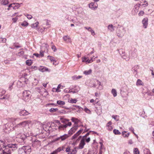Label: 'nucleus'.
<instances>
[{
  "label": "nucleus",
  "mask_w": 154,
  "mask_h": 154,
  "mask_svg": "<svg viewBox=\"0 0 154 154\" xmlns=\"http://www.w3.org/2000/svg\"><path fill=\"white\" fill-rule=\"evenodd\" d=\"M8 145L6 146L3 141L0 140V150L3 149V154H10V147Z\"/></svg>",
  "instance_id": "f257e3e1"
},
{
  "label": "nucleus",
  "mask_w": 154,
  "mask_h": 154,
  "mask_svg": "<svg viewBox=\"0 0 154 154\" xmlns=\"http://www.w3.org/2000/svg\"><path fill=\"white\" fill-rule=\"evenodd\" d=\"M23 99L26 101L30 98L31 96V92L29 91H25L23 94Z\"/></svg>",
  "instance_id": "f03ea898"
},
{
  "label": "nucleus",
  "mask_w": 154,
  "mask_h": 154,
  "mask_svg": "<svg viewBox=\"0 0 154 154\" xmlns=\"http://www.w3.org/2000/svg\"><path fill=\"white\" fill-rule=\"evenodd\" d=\"M20 151H23V154H26L27 153H29L31 152V147L29 146H24L20 148Z\"/></svg>",
  "instance_id": "7ed1b4c3"
},
{
  "label": "nucleus",
  "mask_w": 154,
  "mask_h": 154,
  "mask_svg": "<svg viewBox=\"0 0 154 154\" xmlns=\"http://www.w3.org/2000/svg\"><path fill=\"white\" fill-rule=\"evenodd\" d=\"M125 33V31L123 29L118 30L117 32V35L119 37L122 38L124 35Z\"/></svg>",
  "instance_id": "20e7f679"
},
{
  "label": "nucleus",
  "mask_w": 154,
  "mask_h": 154,
  "mask_svg": "<svg viewBox=\"0 0 154 154\" xmlns=\"http://www.w3.org/2000/svg\"><path fill=\"white\" fill-rule=\"evenodd\" d=\"M148 18L146 17L143 19L142 21V23L143 24V27L145 29L147 28L148 25Z\"/></svg>",
  "instance_id": "39448f33"
},
{
  "label": "nucleus",
  "mask_w": 154,
  "mask_h": 154,
  "mask_svg": "<svg viewBox=\"0 0 154 154\" xmlns=\"http://www.w3.org/2000/svg\"><path fill=\"white\" fill-rule=\"evenodd\" d=\"M78 126H75L71 128L69 131L68 134L70 136L74 133L77 129Z\"/></svg>",
  "instance_id": "423d86ee"
},
{
  "label": "nucleus",
  "mask_w": 154,
  "mask_h": 154,
  "mask_svg": "<svg viewBox=\"0 0 154 154\" xmlns=\"http://www.w3.org/2000/svg\"><path fill=\"white\" fill-rule=\"evenodd\" d=\"M98 5L95 2H91L89 4V7L90 8L94 10L97 8Z\"/></svg>",
  "instance_id": "0eeeda50"
},
{
  "label": "nucleus",
  "mask_w": 154,
  "mask_h": 154,
  "mask_svg": "<svg viewBox=\"0 0 154 154\" xmlns=\"http://www.w3.org/2000/svg\"><path fill=\"white\" fill-rule=\"evenodd\" d=\"M40 142L38 140H35L32 142V146L34 148H37L40 146Z\"/></svg>",
  "instance_id": "6e6552de"
},
{
  "label": "nucleus",
  "mask_w": 154,
  "mask_h": 154,
  "mask_svg": "<svg viewBox=\"0 0 154 154\" xmlns=\"http://www.w3.org/2000/svg\"><path fill=\"white\" fill-rule=\"evenodd\" d=\"M20 7V4L17 3H13L10 4V8H12L13 9H16Z\"/></svg>",
  "instance_id": "1a4fd4ad"
},
{
  "label": "nucleus",
  "mask_w": 154,
  "mask_h": 154,
  "mask_svg": "<svg viewBox=\"0 0 154 154\" xmlns=\"http://www.w3.org/2000/svg\"><path fill=\"white\" fill-rule=\"evenodd\" d=\"M85 138H83L81 140L79 146V149H82L84 147V146L85 145Z\"/></svg>",
  "instance_id": "9d476101"
},
{
  "label": "nucleus",
  "mask_w": 154,
  "mask_h": 154,
  "mask_svg": "<svg viewBox=\"0 0 154 154\" xmlns=\"http://www.w3.org/2000/svg\"><path fill=\"white\" fill-rule=\"evenodd\" d=\"M31 122L29 121H26L21 123H20L19 125H21L23 127H25L27 125L29 126V125L30 124Z\"/></svg>",
  "instance_id": "9b49d317"
},
{
  "label": "nucleus",
  "mask_w": 154,
  "mask_h": 154,
  "mask_svg": "<svg viewBox=\"0 0 154 154\" xmlns=\"http://www.w3.org/2000/svg\"><path fill=\"white\" fill-rule=\"evenodd\" d=\"M17 148V145L16 144H10V152L11 151H14L16 150ZM10 154H11V152Z\"/></svg>",
  "instance_id": "f8f14e48"
},
{
  "label": "nucleus",
  "mask_w": 154,
  "mask_h": 154,
  "mask_svg": "<svg viewBox=\"0 0 154 154\" xmlns=\"http://www.w3.org/2000/svg\"><path fill=\"white\" fill-rule=\"evenodd\" d=\"M38 69L39 71L42 72H44L46 71H50L47 68L44 66L43 67L42 66H40Z\"/></svg>",
  "instance_id": "ddd939ff"
},
{
  "label": "nucleus",
  "mask_w": 154,
  "mask_h": 154,
  "mask_svg": "<svg viewBox=\"0 0 154 154\" xmlns=\"http://www.w3.org/2000/svg\"><path fill=\"white\" fill-rule=\"evenodd\" d=\"M83 129H80L76 134H75L72 137V139H75L83 131Z\"/></svg>",
  "instance_id": "4468645a"
},
{
  "label": "nucleus",
  "mask_w": 154,
  "mask_h": 154,
  "mask_svg": "<svg viewBox=\"0 0 154 154\" xmlns=\"http://www.w3.org/2000/svg\"><path fill=\"white\" fill-rule=\"evenodd\" d=\"M88 57H84L82 59V61L84 62H88V63H90L92 62L93 60L94 59L93 57H92L90 60H89L88 59Z\"/></svg>",
  "instance_id": "2eb2a0df"
},
{
  "label": "nucleus",
  "mask_w": 154,
  "mask_h": 154,
  "mask_svg": "<svg viewBox=\"0 0 154 154\" xmlns=\"http://www.w3.org/2000/svg\"><path fill=\"white\" fill-rule=\"evenodd\" d=\"M29 113L25 110H23L19 112V115L20 116H24L28 115Z\"/></svg>",
  "instance_id": "dca6fc26"
},
{
  "label": "nucleus",
  "mask_w": 154,
  "mask_h": 154,
  "mask_svg": "<svg viewBox=\"0 0 154 154\" xmlns=\"http://www.w3.org/2000/svg\"><path fill=\"white\" fill-rule=\"evenodd\" d=\"M70 136L68 134H64V135L60 136L61 141H64L67 139Z\"/></svg>",
  "instance_id": "f3484780"
},
{
  "label": "nucleus",
  "mask_w": 154,
  "mask_h": 154,
  "mask_svg": "<svg viewBox=\"0 0 154 154\" xmlns=\"http://www.w3.org/2000/svg\"><path fill=\"white\" fill-rule=\"evenodd\" d=\"M140 5V4H137L134 6V10L135 13H137L138 12Z\"/></svg>",
  "instance_id": "a211bd4d"
},
{
  "label": "nucleus",
  "mask_w": 154,
  "mask_h": 154,
  "mask_svg": "<svg viewBox=\"0 0 154 154\" xmlns=\"http://www.w3.org/2000/svg\"><path fill=\"white\" fill-rule=\"evenodd\" d=\"M64 146L62 147H59L57 149L55 150L53 152H54L55 154H57V153L60 152L62 150H63Z\"/></svg>",
  "instance_id": "6ab92c4d"
},
{
  "label": "nucleus",
  "mask_w": 154,
  "mask_h": 154,
  "mask_svg": "<svg viewBox=\"0 0 154 154\" xmlns=\"http://www.w3.org/2000/svg\"><path fill=\"white\" fill-rule=\"evenodd\" d=\"M66 128V125H60L58 127V130L59 131L64 130Z\"/></svg>",
  "instance_id": "aec40b11"
},
{
  "label": "nucleus",
  "mask_w": 154,
  "mask_h": 154,
  "mask_svg": "<svg viewBox=\"0 0 154 154\" xmlns=\"http://www.w3.org/2000/svg\"><path fill=\"white\" fill-rule=\"evenodd\" d=\"M63 39L65 42H70V38L69 36L68 35H65L63 37Z\"/></svg>",
  "instance_id": "412c9836"
},
{
  "label": "nucleus",
  "mask_w": 154,
  "mask_h": 154,
  "mask_svg": "<svg viewBox=\"0 0 154 154\" xmlns=\"http://www.w3.org/2000/svg\"><path fill=\"white\" fill-rule=\"evenodd\" d=\"M115 26H114L112 25H109L108 26V29L111 32H113L114 30Z\"/></svg>",
  "instance_id": "4be33fe9"
},
{
  "label": "nucleus",
  "mask_w": 154,
  "mask_h": 154,
  "mask_svg": "<svg viewBox=\"0 0 154 154\" xmlns=\"http://www.w3.org/2000/svg\"><path fill=\"white\" fill-rule=\"evenodd\" d=\"M92 72V70L91 69H90L88 70H86L83 72V73L86 75H89Z\"/></svg>",
  "instance_id": "5701e85b"
},
{
  "label": "nucleus",
  "mask_w": 154,
  "mask_h": 154,
  "mask_svg": "<svg viewBox=\"0 0 154 154\" xmlns=\"http://www.w3.org/2000/svg\"><path fill=\"white\" fill-rule=\"evenodd\" d=\"M68 101L69 102L71 103H76L77 101V100L75 99H69L68 100Z\"/></svg>",
  "instance_id": "b1692460"
},
{
  "label": "nucleus",
  "mask_w": 154,
  "mask_h": 154,
  "mask_svg": "<svg viewBox=\"0 0 154 154\" xmlns=\"http://www.w3.org/2000/svg\"><path fill=\"white\" fill-rule=\"evenodd\" d=\"M38 24H39L38 22H36L35 23L32 24L31 25V26L32 28H34V29H35L37 27V26L38 25Z\"/></svg>",
  "instance_id": "393cba45"
},
{
  "label": "nucleus",
  "mask_w": 154,
  "mask_h": 154,
  "mask_svg": "<svg viewBox=\"0 0 154 154\" xmlns=\"http://www.w3.org/2000/svg\"><path fill=\"white\" fill-rule=\"evenodd\" d=\"M111 93L114 97H116L117 95V91L115 89H112Z\"/></svg>",
  "instance_id": "a878e982"
},
{
  "label": "nucleus",
  "mask_w": 154,
  "mask_h": 154,
  "mask_svg": "<svg viewBox=\"0 0 154 154\" xmlns=\"http://www.w3.org/2000/svg\"><path fill=\"white\" fill-rule=\"evenodd\" d=\"M136 85H143V83L141 80L140 79H138Z\"/></svg>",
  "instance_id": "bb28decb"
},
{
  "label": "nucleus",
  "mask_w": 154,
  "mask_h": 154,
  "mask_svg": "<svg viewBox=\"0 0 154 154\" xmlns=\"http://www.w3.org/2000/svg\"><path fill=\"white\" fill-rule=\"evenodd\" d=\"M49 111L51 112H59L58 109L57 108H51L49 110Z\"/></svg>",
  "instance_id": "cd10ccee"
},
{
  "label": "nucleus",
  "mask_w": 154,
  "mask_h": 154,
  "mask_svg": "<svg viewBox=\"0 0 154 154\" xmlns=\"http://www.w3.org/2000/svg\"><path fill=\"white\" fill-rule=\"evenodd\" d=\"M134 154H139L140 151L137 148H134L133 150Z\"/></svg>",
  "instance_id": "c85d7f7f"
},
{
  "label": "nucleus",
  "mask_w": 154,
  "mask_h": 154,
  "mask_svg": "<svg viewBox=\"0 0 154 154\" xmlns=\"http://www.w3.org/2000/svg\"><path fill=\"white\" fill-rule=\"evenodd\" d=\"M57 103L60 105H63L65 104V102L63 101L58 100L57 101Z\"/></svg>",
  "instance_id": "c756f323"
},
{
  "label": "nucleus",
  "mask_w": 154,
  "mask_h": 154,
  "mask_svg": "<svg viewBox=\"0 0 154 154\" xmlns=\"http://www.w3.org/2000/svg\"><path fill=\"white\" fill-rule=\"evenodd\" d=\"M126 132L125 131H124L122 132V135L124 137H128L129 135V133H127L126 134Z\"/></svg>",
  "instance_id": "7c9ffc66"
},
{
  "label": "nucleus",
  "mask_w": 154,
  "mask_h": 154,
  "mask_svg": "<svg viewBox=\"0 0 154 154\" xmlns=\"http://www.w3.org/2000/svg\"><path fill=\"white\" fill-rule=\"evenodd\" d=\"M77 150L75 148L71 149L70 153H68L67 154H75L77 152Z\"/></svg>",
  "instance_id": "2f4dec72"
},
{
  "label": "nucleus",
  "mask_w": 154,
  "mask_h": 154,
  "mask_svg": "<svg viewBox=\"0 0 154 154\" xmlns=\"http://www.w3.org/2000/svg\"><path fill=\"white\" fill-rule=\"evenodd\" d=\"M26 64L28 66H31L32 64V61L31 60H27L26 61Z\"/></svg>",
  "instance_id": "473e14b6"
},
{
  "label": "nucleus",
  "mask_w": 154,
  "mask_h": 154,
  "mask_svg": "<svg viewBox=\"0 0 154 154\" xmlns=\"http://www.w3.org/2000/svg\"><path fill=\"white\" fill-rule=\"evenodd\" d=\"M24 51L22 50H20V51L17 54V55L19 56H22L24 54Z\"/></svg>",
  "instance_id": "72a5a7b5"
},
{
  "label": "nucleus",
  "mask_w": 154,
  "mask_h": 154,
  "mask_svg": "<svg viewBox=\"0 0 154 154\" xmlns=\"http://www.w3.org/2000/svg\"><path fill=\"white\" fill-rule=\"evenodd\" d=\"M48 58L52 62H54V61H55V62H56L57 60H55L54 59V58L53 57L50 56H48Z\"/></svg>",
  "instance_id": "f704fd0d"
},
{
  "label": "nucleus",
  "mask_w": 154,
  "mask_h": 154,
  "mask_svg": "<svg viewBox=\"0 0 154 154\" xmlns=\"http://www.w3.org/2000/svg\"><path fill=\"white\" fill-rule=\"evenodd\" d=\"M44 92L42 94V95L44 97H46L48 95V93L45 88H44Z\"/></svg>",
  "instance_id": "c9c22d12"
},
{
  "label": "nucleus",
  "mask_w": 154,
  "mask_h": 154,
  "mask_svg": "<svg viewBox=\"0 0 154 154\" xmlns=\"http://www.w3.org/2000/svg\"><path fill=\"white\" fill-rule=\"evenodd\" d=\"M71 147L69 146H68L66 148L65 151L66 152H68V153H70L71 149H70Z\"/></svg>",
  "instance_id": "e433bc0d"
},
{
  "label": "nucleus",
  "mask_w": 154,
  "mask_h": 154,
  "mask_svg": "<svg viewBox=\"0 0 154 154\" xmlns=\"http://www.w3.org/2000/svg\"><path fill=\"white\" fill-rule=\"evenodd\" d=\"M113 132L115 134H121V133L118 130L114 129V130Z\"/></svg>",
  "instance_id": "4c0bfd02"
},
{
  "label": "nucleus",
  "mask_w": 154,
  "mask_h": 154,
  "mask_svg": "<svg viewBox=\"0 0 154 154\" xmlns=\"http://www.w3.org/2000/svg\"><path fill=\"white\" fill-rule=\"evenodd\" d=\"M71 120L72 122H74L75 123H76L78 122V119L74 117H72Z\"/></svg>",
  "instance_id": "58836bf2"
},
{
  "label": "nucleus",
  "mask_w": 154,
  "mask_h": 154,
  "mask_svg": "<svg viewBox=\"0 0 154 154\" xmlns=\"http://www.w3.org/2000/svg\"><path fill=\"white\" fill-rule=\"evenodd\" d=\"M8 2L7 0H2V3L4 5L8 4Z\"/></svg>",
  "instance_id": "ea45409f"
},
{
  "label": "nucleus",
  "mask_w": 154,
  "mask_h": 154,
  "mask_svg": "<svg viewBox=\"0 0 154 154\" xmlns=\"http://www.w3.org/2000/svg\"><path fill=\"white\" fill-rule=\"evenodd\" d=\"M28 24L29 23L26 21H23L21 24L22 26H26L28 25Z\"/></svg>",
  "instance_id": "a19ab883"
},
{
  "label": "nucleus",
  "mask_w": 154,
  "mask_h": 154,
  "mask_svg": "<svg viewBox=\"0 0 154 154\" xmlns=\"http://www.w3.org/2000/svg\"><path fill=\"white\" fill-rule=\"evenodd\" d=\"M84 110L87 113L89 114H91V111L87 108H85Z\"/></svg>",
  "instance_id": "79ce46f5"
},
{
  "label": "nucleus",
  "mask_w": 154,
  "mask_h": 154,
  "mask_svg": "<svg viewBox=\"0 0 154 154\" xmlns=\"http://www.w3.org/2000/svg\"><path fill=\"white\" fill-rule=\"evenodd\" d=\"M24 15L26 16L28 19H31L32 18V16L31 15L25 14Z\"/></svg>",
  "instance_id": "37998d69"
},
{
  "label": "nucleus",
  "mask_w": 154,
  "mask_h": 154,
  "mask_svg": "<svg viewBox=\"0 0 154 154\" xmlns=\"http://www.w3.org/2000/svg\"><path fill=\"white\" fill-rule=\"evenodd\" d=\"M150 151L147 149H144V153L145 154H150Z\"/></svg>",
  "instance_id": "c03bdc74"
},
{
  "label": "nucleus",
  "mask_w": 154,
  "mask_h": 154,
  "mask_svg": "<svg viewBox=\"0 0 154 154\" xmlns=\"http://www.w3.org/2000/svg\"><path fill=\"white\" fill-rule=\"evenodd\" d=\"M97 84L99 85V88H98L100 90H101L103 88L102 86H101V87H100V86L101 85L100 82L98 81V80H97Z\"/></svg>",
  "instance_id": "a18cd8bd"
},
{
  "label": "nucleus",
  "mask_w": 154,
  "mask_h": 154,
  "mask_svg": "<svg viewBox=\"0 0 154 154\" xmlns=\"http://www.w3.org/2000/svg\"><path fill=\"white\" fill-rule=\"evenodd\" d=\"M112 118L114 119L116 121L119 120V119H117L118 116L117 115H113L112 116Z\"/></svg>",
  "instance_id": "49530a36"
},
{
  "label": "nucleus",
  "mask_w": 154,
  "mask_h": 154,
  "mask_svg": "<svg viewBox=\"0 0 154 154\" xmlns=\"http://www.w3.org/2000/svg\"><path fill=\"white\" fill-rule=\"evenodd\" d=\"M144 14V12L143 11H141L139 12V13L138 14V15L139 16H142Z\"/></svg>",
  "instance_id": "de8ad7c7"
},
{
  "label": "nucleus",
  "mask_w": 154,
  "mask_h": 154,
  "mask_svg": "<svg viewBox=\"0 0 154 154\" xmlns=\"http://www.w3.org/2000/svg\"><path fill=\"white\" fill-rule=\"evenodd\" d=\"M78 110H77V112H78L80 113L81 110V109H83L80 106H77Z\"/></svg>",
  "instance_id": "09e8293b"
},
{
  "label": "nucleus",
  "mask_w": 154,
  "mask_h": 154,
  "mask_svg": "<svg viewBox=\"0 0 154 154\" xmlns=\"http://www.w3.org/2000/svg\"><path fill=\"white\" fill-rule=\"evenodd\" d=\"M107 128V129L108 130L111 131L113 128L111 126H106Z\"/></svg>",
  "instance_id": "8fccbe9b"
},
{
  "label": "nucleus",
  "mask_w": 154,
  "mask_h": 154,
  "mask_svg": "<svg viewBox=\"0 0 154 154\" xmlns=\"http://www.w3.org/2000/svg\"><path fill=\"white\" fill-rule=\"evenodd\" d=\"M144 2V3L142 4V5L144 7L147 6L148 5V2L146 1H145Z\"/></svg>",
  "instance_id": "3c124183"
},
{
  "label": "nucleus",
  "mask_w": 154,
  "mask_h": 154,
  "mask_svg": "<svg viewBox=\"0 0 154 154\" xmlns=\"http://www.w3.org/2000/svg\"><path fill=\"white\" fill-rule=\"evenodd\" d=\"M40 53L39 54V57H43V56H44V54L43 52L42 51H40Z\"/></svg>",
  "instance_id": "603ef678"
},
{
  "label": "nucleus",
  "mask_w": 154,
  "mask_h": 154,
  "mask_svg": "<svg viewBox=\"0 0 154 154\" xmlns=\"http://www.w3.org/2000/svg\"><path fill=\"white\" fill-rule=\"evenodd\" d=\"M17 19H18L17 17H16L15 18H13L12 19V20L13 21V22L15 23V22H16V21L17 20Z\"/></svg>",
  "instance_id": "864d4df0"
},
{
  "label": "nucleus",
  "mask_w": 154,
  "mask_h": 154,
  "mask_svg": "<svg viewBox=\"0 0 154 154\" xmlns=\"http://www.w3.org/2000/svg\"><path fill=\"white\" fill-rule=\"evenodd\" d=\"M84 28L85 29L88 30L89 32H90V31H91V30L92 29L91 28V27H85Z\"/></svg>",
  "instance_id": "5fc2aeb1"
},
{
  "label": "nucleus",
  "mask_w": 154,
  "mask_h": 154,
  "mask_svg": "<svg viewBox=\"0 0 154 154\" xmlns=\"http://www.w3.org/2000/svg\"><path fill=\"white\" fill-rule=\"evenodd\" d=\"M45 29V27H44L43 29L41 28L40 29H38L37 30L40 32H42L44 31V30Z\"/></svg>",
  "instance_id": "6e6d98bb"
},
{
  "label": "nucleus",
  "mask_w": 154,
  "mask_h": 154,
  "mask_svg": "<svg viewBox=\"0 0 154 154\" xmlns=\"http://www.w3.org/2000/svg\"><path fill=\"white\" fill-rule=\"evenodd\" d=\"M90 32H91V34L92 35L94 36L95 35V32L92 29L90 31Z\"/></svg>",
  "instance_id": "4d7b16f0"
},
{
  "label": "nucleus",
  "mask_w": 154,
  "mask_h": 154,
  "mask_svg": "<svg viewBox=\"0 0 154 154\" xmlns=\"http://www.w3.org/2000/svg\"><path fill=\"white\" fill-rule=\"evenodd\" d=\"M128 143L130 144H132L133 143V141L132 140H129L128 141Z\"/></svg>",
  "instance_id": "13d9d810"
},
{
  "label": "nucleus",
  "mask_w": 154,
  "mask_h": 154,
  "mask_svg": "<svg viewBox=\"0 0 154 154\" xmlns=\"http://www.w3.org/2000/svg\"><path fill=\"white\" fill-rule=\"evenodd\" d=\"M129 129L131 131L133 132V133L135 134V133L134 132V129L132 127L129 128Z\"/></svg>",
  "instance_id": "bf43d9fd"
},
{
  "label": "nucleus",
  "mask_w": 154,
  "mask_h": 154,
  "mask_svg": "<svg viewBox=\"0 0 154 154\" xmlns=\"http://www.w3.org/2000/svg\"><path fill=\"white\" fill-rule=\"evenodd\" d=\"M32 68L33 69H34L35 70H37L38 69V67L36 66H32Z\"/></svg>",
  "instance_id": "052dcab7"
},
{
  "label": "nucleus",
  "mask_w": 154,
  "mask_h": 154,
  "mask_svg": "<svg viewBox=\"0 0 154 154\" xmlns=\"http://www.w3.org/2000/svg\"><path fill=\"white\" fill-rule=\"evenodd\" d=\"M112 124V122L111 121L109 122L107 124L106 126L111 125Z\"/></svg>",
  "instance_id": "680f3d73"
},
{
  "label": "nucleus",
  "mask_w": 154,
  "mask_h": 154,
  "mask_svg": "<svg viewBox=\"0 0 154 154\" xmlns=\"http://www.w3.org/2000/svg\"><path fill=\"white\" fill-rule=\"evenodd\" d=\"M87 142L88 143L90 141V138L88 137L86 139H85Z\"/></svg>",
  "instance_id": "e2e57ef3"
},
{
  "label": "nucleus",
  "mask_w": 154,
  "mask_h": 154,
  "mask_svg": "<svg viewBox=\"0 0 154 154\" xmlns=\"http://www.w3.org/2000/svg\"><path fill=\"white\" fill-rule=\"evenodd\" d=\"M51 48L53 50H54V51H55L56 50V47L54 46H52Z\"/></svg>",
  "instance_id": "0e129e2a"
},
{
  "label": "nucleus",
  "mask_w": 154,
  "mask_h": 154,
  "mask_svg": "<svg viewBox=\"0 0 154 154\" xmlns=\"http://www.w3.org/2000/svg\"><path fill=\"white\" fill-rule=\"evenodd\" d=\"M124 154H131L130 152L128 151H126L124 152Z\"/></svg>",
  "instance_id": "69168bd1"
},
{
  "label": "nucleus",
  "mask_w": 154,
  "mask_h": 154,
  "mask_svg": "<svg viewBox=\"0 0 154 154\" xmlns=\"http://www.w3.org/2000/svg\"><path fill=\"white\" fill-rule=\"evenodd\" d=\"M72 123L71 122H69L67 124L65 125H66V127L68 126H70L71 125Z\"/></svg>",
  "instance_id": "338daca9"
},
{
  "label": "nucleus",
  "mask_w": 154,
  "mask_h": 154,
  "mask_svg": "<svg viewBox=\"0 0 154 154\" xmlns=\"http://www.w3.org/2000/svg\"><path fill=\"white\" fill-rule=\"evenodd\" d=\"M82 77V76H81L79 75L75 77V79H78L81 78Z\"/></svg>",
  "instance_id": "774afa93"
}]
</instances>
